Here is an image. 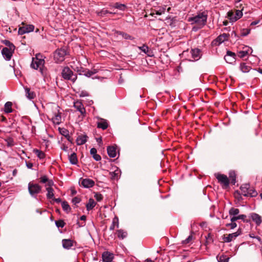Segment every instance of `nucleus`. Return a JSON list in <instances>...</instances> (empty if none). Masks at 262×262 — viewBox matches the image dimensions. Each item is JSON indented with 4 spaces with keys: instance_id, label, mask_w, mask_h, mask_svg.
<instances>
[{
    "instance_id": "f257e3e1",
    "label": "nucleus",
    "mask_w": 262,
    "mask_h": 262,
    "mask_svg": "<svg viewBox=\"0 0 262 262\" xmlns=\"http://www.w3.org/2000/svg\"><path fill=\"white\" fill-rule=\"evenodd\" d=\"M59 106L56 104H51L48 108L47 113L48 118H51L54 124L58 125L62 122Z\"/></svg>"
},
{
    "instance_id": "f03ea898",
    "label": "nucleus",
    "mask_w": 262,
    "mask_h": 262,
    "mask_svg": "<svg viewBox=\"0 0 262 262\" xmlns=\"http://www.w3.org/2000/svg\"><path fill=\"white\" fill-rule=\"evenodd\" d=\"M208 15L205 12L198 13L196 15L189 17L188 21L191 22V24H196L200 28L203 27L207 23Z\"/></svg>"
},
{
    "instance_id": "7ed1b4c3",
    "label": "nucleus",
    "mask_w": 262,
    "mask_h": 262,
    "mask_svg": "<svg viewBox=\"0 0 262 262\" xmlns=\"http://www.w3.org/2000/svg\"><path fill=\"white\" fill-rule=\"evenodd\" d=\"M44 57L40 53L36 54L35 57L32 58L31 67L34 69H39V71L43 74V68L45 64Z\"/></svg>"
},
{
    "instance_id": "20e7f679",
    "label": "nucleus",
    "mask_w": 262,
    "mask_h": 262,
    "mask_svg": "<svg viewBox=\"0 0 262 262\" xmlns=\"http://www.w3.org/2000/svg\"><path fill=\"white\" fill-rule=\"evenodd\" d=\"M67 55V51L65 48L57 49L54 52V60L56 63H61L64 60Z\"/></svg>"
},
{
    "instance_id": "39448f33",
    "label": "nucleus",
    "mask_w": 262,
    "mask_h": 262,
    "mask_svg": "<svg viewBox=\"0 0 262 262\" xmlns=\"http://www.w3.org/2000/svg\"><path fill=\"white\" fill-rule=\"evenodd\" d=\"M62 77L66 80H70L74 82L77 79L76 74L68 67H64L61 72Z\"/></svg>"
},
{
    "instance_id": "423d86ee",
    "label": "nucleus",
    "mask_w": 262,
    "mask_h": 262,
    "mask_svg": "<svg viewBox=\"0 0 262 262\" xmlns=\"http://www.w3.org/2000/svg\"><path fill=\"white\" fill-rule=\"evenodd\" d=\"M28 190L32 197L36 198L37 194L40 192L41 187L37 184L30 182L28 184Z\"/></svg>"
},
{
    "instance_id": "0eeeda50",
    "label": "nucleus",
    "mask_w": 262,
    "mask_h": 262,
    "mask_svg": "<svg viewBox=\"0 0 262 262\" xmlns=\"http://www.w3.org/2000/svg\"><path fill=\"white\" fill-rule=\"evenodd\" d=\"M215 177L224 188H226L229 186V180L227 176L223 174L217 173L215 174Z\"/></svg>"
},
{
    "instance_id": "6e6552de",
    "label": "nucleus",
    "mask_w": 262,
    "mask_h": 262,
    "mask_svg": "<svg viewBox=\"0 0 262 262\" xmlns=\"http://www.w3.org/2000/svg\"><path fill=\"white\" fill-rule=\"evenodd\" d=\"M15 49L4 48L2 50V54L4 58L7 60H10L12 56Z\"/></svg>"
},
{
    "instance_id": "1a4fd4ad",
    "label": "nucleus",
    "mask_w": 262,
    "mask_h": 262,
    "mask_svg": "<svg viewBox=\"0 0 262 262\" xmlns=\"http://www.w3.org/2000/svg\"><path fill=\"white\" fill-rule=\"evenodd\" d=\"M34 29V26L32 25H26L25 26L20 27L18 33L20 35L32 32Z\"/></svg>"
},
{
    "instance_id": "9d476101",
    "label": "nucleus",
    "mask_w": 262,
    "mask_h": 262,
    "mask_svg": "<svg viewBox=\"0 0 262 262\" xmlns=\"http://www.w3.org/2000/svg\"><path fill=\"white\" fill-rule=\"evenodd\" d=\"M235 57L236 55L234 53L228 51L227 52V54L224 57V59L227 63L232 64L235 62Z\"/></svg>"
},
{
    "instance_id": "9b49d317",
    "label": "nucleus",
    "mask_w": 262,
    "mask_h": 262,
    "mask_svg": "<svg viewBox=\"0 0 262 262\" xmlns=\"http://www.w3.org/2000/svg\"><path fill=\"white\" fill-rule=\"evenodd\" d=\"M252 52V49L248 46L243 47V50L237 52V56L240 58H244Z\"/></svg>"
},
{
    "instance_id": "f8f14e48",
    "label": "nucleus",
    "mask_w": 262,
    "mask_h": 262,
    "mask_svg": "<svg viewBox=\"0 0 262 262\" xmlns=\"http://www.w3.org/2000/svg\"><path fill=\"white\" fill-rule=\"evenodd\" d=\"M74 107L78 111H79L81 115L83 116H84L86 112L85 109L84 107L83 104L80 101H76L74 103Z\"/></svg>"
},
{
    "instance_id": "ddd939ff",
    "label": "nucleus",
    "mask_w": 262,
    "mask_h": 262,
    "mask_svg": "<svg viewBox=\"0 0 262 262\" xmlns=\"http://www.w3.org/2000/svg\"><path fill=\"white\" fill-rule=\"evenodd\" d=\"M234 13L233 12L229 11L228 12V16L230 20L232 22L235 21L237 19H239L243 15V13L240 10H236L235 16L233 17Z\"/></svg>"
},
{
    "instance_id": "4468645a",
    "label": "nucleus",
    "mask_w": 262,
    "mask_h": 262,
    "mask_svg": "<svg viewBox=\"0 0 262 262\" xmlns=\"http://www.w3.org/2000/svg\"><path fill=\"white\" fill-rule=\"evenodd\" d=\"M241 234V231L239 230H238L237 231L232 233L231 234H229L227 235L226 236H224V241L226 243H229L231 242L232 240L235 239L238 235H239Z\"/></svg>"
},
{
    "instance_id": "2eb2a0df",
    "label": "nucleus",
    "mask_w": 262,
    "mask_h": 262,
    "mask_svg": "<svg viewBox=\"0 0 262 262\" xmlns=\"http://www.w3.org/2000/svg\"><path fill=\"white\" fill-rule=\"evenodd\" d=\"M114 258V254L108 251L104 252L102 254V258L103 262H111Z\"/></svg>"
},
{
    "instance_id": "dca6fc26",
    "label": "nucleus",
    "mask_w": 262,
    "mask_h": 262,
    "mask_svg": "<svg viewBox=\"0 0 262 262\" xmlns=\"http://www.w3.org/2000/svg\"><path fill=\"white\" fill-rule=\"evenodd\" d=\"M200 52L201 51L199 49H192L190 52L191 55L192 59H190L189 60H198L200 58Z\"/></svg>"
},
{
    "instance_id": "f3484780",
    "label": "nucleus",
    "mask_w": 262,
    "mask_h": 262,
    "mask_svg": "<svg viewBox=\"0 0 262 262\" xmlns=\"http://www.w3.org/2000/svg\"><path fill=\"white\" fill-rule=\"evenodd\" d=\"M81 185L85 188H91L94 186L95 182L90 179H84L82 180Z\"/></svg>"
},
{
    "instance_id": "a211bd4d",
    "label": "nucleus",
    "mask_w": 262,
    "mask_h": 262,
    "mask_svg": "<svg viewBox=\"0 0 262 262\" xmlns=\"http://www.w3.org/2000/svg\"><path fill=\"white\" fill-rule=\"evenodd\" d=\"M62 244L64 249H70L73 246V241L70 239H63Z\"/></svg>"
},
{
    "instance_id": "6ab92c4d",
    "label": "nucleus",
    "mask_w": 262,
    "mask_h": 262,
    "mask_svg": "<svg viewBox=\"0 0 262 262\" xmlns=\"http://www.w3.org/2000/svg\"><path fill=\"white\" fill-rule=\"evenodd\" d=\"M229 37V35L228 34L223 33L216 38L215 41L218 42V45H220L225 40H228Z\"/></svg>"
},
{
    "instance_id": "aec40b11",
    "label": "nucleus",
    "mask_w": 262,
    "mask_h": 262,
    "mask_svg": "<svg viewBox=\"0 0 262 262\" xmlns=\"http://www.w3.org/2000/svg\"><path fill=\"white\" fill-rule=\"evenodd\" d=\"M108 125V123L106 120L104 119H100L99 121L97 122V127L103 130L106 129L107 128Z\"/></svg>"
},
{
    "instance_id": "412c9836",
    "label": "nucleus",
    "mask_w": 262,
    "mask_h": 262,
    "mask_svg": "<svg viewBox=\"0 0 262 262\" xmlns=\"http://www.w3.org/2000/svg\"><path fill=\"white\" fill-rule=\"evenodd\" d=\"M249 187L250 185L249 184H243L240 187L241 194L244 196H248Z\"/></svg>"
},
{
    "instance_id": "4be33fe9",
    "label": "nucleus",
    "mask_w": 262,
    "mask_h": 262,
    "mask_svg": "<svg viewBox=\"0 0 262 262\" xmlns=\"http://www.w3.org/2000/svg\"><path fill=\"white\" fill-rule=\"evenodd\" d=\"M251 217L252 220L257 225H259L261 223V218L260 215L255 213L251 214Z\"/></svg>"
},
{
    "instance_id": "5701e85b",
    "label": "nucleus",
    "mask_w": 262,
    "mask_h": 262,
    "mask_svg": "<svg viewBox=\"0 0 262 262\" xmlns=\"http://www.w3.org/2000/svg\"><path fill=\"white\" fill-rule=\"evenodd\" d=\"M87 138L86 135L79 136L76 139L77 144L78 145L84 144L87 141Z\"/></svg>"
},
{
    "instance_id": "b1692460",
    "label": "nucleus",
    "mask_w": 262,
    "mask_h": 262,
    "mask_svg": "<svg viewBox=\"0 0 262 262\" xmlns=\"http://www.w3.org/2000/svg\"><path fill=\"white\" fill-rule=\"evenodd\" d=\"M40 182L42 183H47V186H52L54 184L53 181L49 180L46 176H41L40 178Z\"/></svg>"
},
{
    "instance_id": "393cba45",
    "label": "nucleus",
    "mask_w": 262,
    "mask_h": 262,
    "mask_svg": "<svg viewBox=\"0 0 262 262\" xmlns=\"http://www.w3.org/2000/svg\"><path fill=\"white\" fill-rule=\"evenodd\" d=\"M108 155L111 158H115L116 156V149L114 146H110L107 149Z\"/></svg>"
},
{
    "instance_id": "a878e982",
    "label": "nucleus",
    "mask_w": 262,
    "mask_h": 262,
    "mask_svg": "<svg viewBox=\"0 0 262 262\" xmlns=\"http://www.w3.org/2000/svg\"><path fill=\"white\" fill-rule=\"evenodd\" d=\"M110 175L112 180H117L120 176V170L117 168L114 171L110 172Z\"/></svg>"
},
{
    "instance_id": "bb28decb",
    "label": "nucleus",
    "mask_w": 262,
    "mask_h": 262,
    "mask_svg": "<svg viewBox=\"0 0 262 262\" xmlns=\"http://www.w3.org/2000/svg\"><path fill=\"white\" fill-rule=\"evenodd\" d=\"M26 92V96L29 99H33L35 97V94L34 92L31 91L30 89L28 88H25Z\"/></svg>"
},
{
    "instance_id": "cd10ccee",
    "label": "nucleus",
    "mask_w": 262,
    "mask_h": 262,
    "mask_svg": "<svg viewBox=\"0 0 262 262\" xmlns=\"http://www.w3.org/2000/svg\"><path fill=\"white\" fill-rule=\"evenodd\" d=\"M139 49L141 51H142L143 52L146 54L148 56H149L150 57H151L153 56V54H152V52H151L149 50V48L147 46L144 45L141 47H139Z\"/></svg>"
},
{
    "instance_id": "c85d7f7f",
    "label": "nucleus",
    "mask_w": 262,
    "mask_h": 262,
    "mask_svg": "<svg viewBox=\"0 0 262 262\" xmlns=\"http://www.w3.org/2000/svg\"><path fill=\"white\" fill-rule=\"evenodd\" d=\"M90 154L96 161H99L101 160V157L100 155L97 154V149L95 148L91 149Z\"/></svg>"
},
{
    "instance_id": "c756f323",
    "label": "nucleus",
    "mask_w": 262,
    "mask_h": 262,
    "mask_svg": "<svg viewBox=\"0 0 262 262\" xmlns=\"http://www.w3.org/2000/svg\"><path fill=\"white\" fill-rule=\"evenodd\" d=\"M46 190L47 191V198L48 199H52L54 196V189L51 187V186H48L46 188Z\"/></svg>"
},
{
    "instance_id": "7c9ffc66",
    "label": "nucleus",
    "mask_w": 262,
    "mask_h": 262,
    "mask_svg": "<svg viewBox=\"0 0 262 262\" xmlns=\"http://www.w3.org/2000/svg\"><path fill=\"white\" fill-rule=\"evenodd\" d=\"M239 68L241 71L243 73H247L251 69V67L246 63H241Z\"/></svg>"
},
{
    "instance_id": "2f4dec72",
    "label": "nucleus",
    "mask_w": 262,
    "mask_h": 262,
    "mask_svg": "<svg viewBox=\"0 0 262 262\" xmlns=\"http://www.w3.org/2000/svg\"><path fill=\"white\" fill-rule=\"evenodd\" d=\"M96 205V203L93 199H90L88 203L86 205V209L90 211Z\"/></svg>"
},
{
    "instance_id": "473e14b6",
    "label": "nucleus",
    "mask_w": 262,
    "mask_h": 262,
    "mask_svg": "<svg viewBox=\"0 0 262 262\" xmlns=\"http://www.w3.org/2000/svg\"><path fill=\"white\" fill-rule=\"evenodd\" d=\"M113 8L115 9H117L119 10H121L122 11H124L126 8L127 7L125 5L120 4L119 3H116L112 7Z\"/></svg>"
},
{
    "instance_id": "72a5a7b5",
    "label": "nucleus",
    "mask_w": 262,
    "mask_h": 262,
    "mask_svg": "<svg viewBox=\"0 0 262 262\" xmlns=\"http://www.w3.org/2000/svg\"><path fill=\"white\" fill-rule=\"evenodd\" d=\"M12 103L10 101H8L5 103L4 106V111L6 113L8 114L12 112Z\"/></svg>"
},
{
    "instance_id": "f704fd0d",
    "label": "nucleus",
    "mask_w": 262,
    "mask_h": 262,
    "mask_svg": "<svg viewBox=\"0 0 262 262\" xmlns=\"http://www.w3.org/2000/svg\"><path fill=\"white\" fill-rule=\"evenodd\" d=\"M127 235V233L126 231H124L123 230L120 229L117 231V236L120 239H124Z\"/></svg>"
},
{
    "instance_id": "c9c22d12",
    "label": "nucleus",
    "mask_w": 262,
    "mask_h": 262,
    "mask_svg": "<svg viewBox=\"0 0 262 262\" xmlns=\"http://www.w3.org/2000/svg\"><path fill=\"white\" fill-rule=\"evenodd\" d=\"M33 152L35 153L37 155V157L40 159H43L45 157V154L43 151L37 149H33Z\"/></svg>"
},
{
    "instance_id": "e433bc0d",
    "label": "nucleus",
    "mask_w": 262,
    "mask_h": 262,
    "mask_svg": "<svg viewBox=\"0 0 262 262\" xmlns=\"http://www.w3.org/2000/svg\"><path fill=\"white\" fill-rule=\"evenodd\" d=\"M69 160L72 164H76L77 162V158L75 153L71 154L69 157Z\"/></svg>"
},
{
    "instance_id": "4c0bfd02",
    "label": "nucleus",
    "mask_w": 262,
    "mask_h": 262,
    "mask_svg": "<svg viewBox=\"0 0 262 262\" xmlns=\"http://www.w3.org/2000/svg\"><path fill=\"white\" fill-rule=\"evenodd\" d=\"M109 13H110L109 11H108L107 10H105L104 9H102L100 11L96 12L97 16H100V17L106 16L107 15V14H109Z\"/></svg>"
},
{
    "instance_id": "58836bf2",
    "label": "nucleus",
    "mask_w": 262,
    "mask_h": 262,
    "mask_svg": "<svg viewBox=\"0 0 262 262\" xmlns=\"http://www.w3.org/2000/svg\"><path fill=\"white\" fill-rule=\"evenodd\" d=\"M61 206L63 210L67 212H69L71 210V208L67 202H62L61 203Z\"/></svg>"
},
{
    "instance_id": "ea45409f",
    "label": "nucleus",
    "mask_w": 262,
    "mask_h": 262,
    "mask_svg": "<svg viewBox=\"0 0 262 262\" xmlns=\"http://www.w3.org/2000/svg\"><path fill=\"white\" fill-rule=\"evenodd\" d=\"M239 212V210L237 208H231L229 211V214L230 215L235 216L237 215Z\"/></svg>"
},
{
    "instance_id": "a19ab883",
    "label": "nucleus",
    "mask_w": 262,
    "mask_h": 262,
    "mask_svg": "<svg viewBox=\"0 0 262 262\" xmlns=\"http://www.w3.org/2000/svg\"><path fill=\"white\" fill-rule=\"evenodd\" d=\"M257 195V191L255 190L253 188H250V187H249V189L248 190V196L254 197L256 196Z\"/></svg>"
},
{
    "instance_id": "79ce46f5",
    "label": "nucleus",
    "mask_w": 262,
    "mask_h": 262,
    "mask_svg": "<svg viewBox=\"0 0 262 262\" xmlns=\"http://www.w3.org/2000/svg\"><path fill=\"white\" fill-rule=\"evenodd\" d=\"M229 178L231 181V183L234 184L236 182V174L234 171L230 172Z\"/></svg>"
},
{
    "instance_id": "37998d69",
    "label": "nucleus",
    "mask_w": 262,
    "mask_h": 262,
    "mask_svg": "<svg viewBox=\"0 0 262 262\" xmlns=\"http://www.w3.org/2000/svg\"><path fill=\"white\" fill-rule=\"evenodd\" d=\"M55 224L58 228H63L65 226L66 223H64L63 220H59L55 221Z\"/></svg>"
},
{
    "instance_id": "c03bdc74",
    "label": "nucleus",
    "mask_w": 262,
    "mask_h": 262,
    "mask_svg": "<svg viewBox=\"0 0 262 262\" xmlns=\"http://www.w3.org/2000/svg\"><path fill=\"white\" fill-rule=\"evenodd\" d=\"M119 34L122 35V37L126 39L132 40L133 39V37L126 33L120 32Z\"/></svg>"
},
{
    "instance_id": "a18cd8bd",
    "label": "nucleus",
    "mask_w": 262,
    "mask_h": 262,
    "mask_svg": "<svg viewBox=\"0 0 262 262\" xmlns=\"http://www.w3.org/2000/svg\"><path fill=\"white\" fill-rule=\"evenodd\" d=\"M229 258L226 255H222L218 259L219 262H228Z\"/></svg>"
},
{
    "instance_id": "49530a36",
    "label": "nucleus",
    "mask_w": 262,
    "mask_h": 262,
    "mask_svg": "<svg viewBox=\"0 0 262 262\" xmlns=\"http://www.w3.org/2000/svg\"><path fill=\"white\" fill-rule=\"evenodd\" d=\"M3 42L8 48H11V47L13 49L15 48L14 45L12 43H11L10 41H9V40H5Z\"/></svg>"
},
{
    "instance_id": "de8ad7c7",
    "label": "nucleus",
    "mask_w": 262,
    "mask_h": 262,
    "mask_svg": "<svg viewBox=\"0 0 262 262\" xmlns=\"http://www.w3.org/2000/svg\"><path fill=\"white\" fill-rule=\"evenodd\" d=\"M94 198L98 202L101 201L103 198V195L101 193L98 192H96L95 193Z\"/></svg>"
},
{
    "instance_id": "09e8293b",
    "label": "nucleus",
    "mask_w": 262,
    "mask_h": 262,
    "mask_svg": "<svg viewBox=\"0 0 262 262\" xmlns=\"http://www.w3.org/2000/svg\"><path fill=\"white\" fill-rule=\"evenodd\" d=\"M174 19L173 18H169L166 19V23L168 24L170 26L174 27Z\"/></svg>"
},
{
    "instance_id": "8fccbe9b",
    "label": "nucleus",
    "mask_w": 262,
    "mask_h": 262,
    "mask_svg": "<svg viewBox=\"0 0 262 262\" xmlns=\"http://www.w3.org/2000/svg\"><path fill=\"white\" fill-rule=\"evenodd\" d=\"M81 201V199L80 198L78 197V196H75L74 197L73 199H72V203H73L74 205H76L77 204H78L79 203H80Z\"/></svg>"
},
{
    "instance_id": "3c124183",
    "label": "nucleus",
    "mask_w": 262,
    "mask_h": 262,
    "mask_svg": "<svg viewBox=\"0 0 262 262\" xmlns=\"http://www.w3.org/2000/svg\"><path fill=\"white\" fill-rule=\"evenodd\" d=\"M226 226L227 227H230V229H232L237 226V224L235 223L231 222V223L227 224Z\"/></svg>"
},
{
    "instance_id": "603ef678",
    "label": "nucleus",
    "mask_w": 262,
    "mask_h": 262,
    "mask_svg": "<svg viewBox=\"0 0 262 262\" xmlns=\"http://www.w3.org/2000/svg\"><path fill=\"white\" fill-rule=\"evenodd\" d=\"M192 235H189L186 239L183 241V243L185 244H188L192 241Z\"/></svg>"
},
{
    "instance_id": "864d4df0",
    "label": "nucleus",
    "mask_w": 262,
    "mask_h": 262,
    "mask_svg": "<svg viewBox=\"0 0 262 262\" xmlns=\"http://www.w3.org/2000/svg\"><path fill=\"white\" fill-rule=\"evenodd\" d=\"M89 96V94L88 92H87L86 91H81L79 94V96L80 97H86V96Z\"/></svg>"
},
{
    "instance_id": "5fc2aeb1",
    "label": "nucleus",
    "mask_w": 262,
    "mask_h": 262,
    "mask_svg": "<svg viewBox=\"0 0 262 262\" xmlns=\"http://www.w3.org/2000/svg\"><path fill=\"white\" fill-rule=\"evenodd\" d=\"M250 30H249V29L243 30L241 33V35L243 36H245L248 35L250 33Z\"/></svg>"
},
{
    "instance_id": "6e6d98bb",
    "label": "nucleus",
    "mask_w": 262,
    "mask_h": 262,
    "mask_svg": "<svg viewBox=\"0 0 262 262\" xmlns=\"http://www.w3.org/2000/svg\"><path fill=\"white\" fill-rule=\"evenodd\" d=\"M61 149L62 150L67 152L68 151L69 147L66 145L62 144L61 146Z\"/></svg>"
},
{
    "instance_id": "4d7b16f0",
    "label": "nucleus",
    "mask_w": 262,
    "mask_h": 262,
    "mask_svg": "<svg viewBox=\"0 0 262 262\" xmlns=\"http://www.w3.org/2000/svg\"><path fill=\"white\" fill-rule=\"evenodd\" d=\"M26 165L28 168L32 169L33 164L32 163L26 162Z\"/></svg>"
},
{
    "instance_id": "13d9d810",
    "label": "nucleus",
    "mask_w": 262,
    "mask_h": 262,
    "mask_svg": "<svg viewBox=\"0 0 262 262\" xmlns=\"http://www.w3.org/2000/svg\"><path fill=\"white\" fill-rule=\"evenodd\" d=\"M93 74V73L92 71H88L85 72L84 75L87 77H90Z\"/></svg>"
},
{
    "instance_id": "bf43d9fd",
    "label": "nucleus",
    "mask_w": 262,
    "mask_h": 262,
    "mask_svg": "<svg viewBox=\"0 0 262 262\" xmlns=\"http://www.w3.org/2000/svg\"><path fill=\"white\" fill-rule=\"evenodd\" d=\"M238 220H242L243 221H245V219L246 218V215L244 214H241L238 215Z\"/></svg>"
},
{
    "instance_id": "052dcab7",
    "label": "nucleus",
    "mask_w": 262,
    "mask_h": 262,
    "mask_svg": "<svg viewBox=\"0 0 262 262\" xmlns=\"http://www.w3.org/2000/svg\"><path fill=\"white\" fill-rule=\"evenodd\" d=\"M238 220V216H233L231 218V221L232 223H235V221Z\"/></svg>"
},
{
    "instance_id": "680f3d73",
    "label": "nucleus",
    "mask_w": 262,
    "mask_h": 262,
    "mask_svg": "<svg viewBox=\"0 0 262 262\" xmlns=\"http://www.w3.org/2000/svg\"><path fill=\"white\" fill-rule=\"evenodd\" d=\"M52 200L54 202H56L57 203H60L61 202V200L60 198L55 199V198H53V199H52Z\"/></svg>"
},
{
    "instance_id": "e2e57ef3",
    "label": "nucleus",
    "mask_w": 262,
    "mask_h": 262,
    "mask_svg": "<svg viewBox=\"0 0 262 262\" xmlns=\"http://www.w3.org/2000/svg\"><path fill=\"white\" fill-rule=\"evenodd\" d=\"M114 229H115V222L113 221L112 224L111 225V226L110 227V229L111 230H114Z\"/></svg>"
},
{
    "instance_id": "0e129e2a",
    "label": "nucleus",
    "mask_w": 262,
    "mask_h": 262,
    "mask_svg": "<svg viewBox=\"0 0 262 262\" xmlns=\"http://www.w3.org/2000/svg\"><path fill=\"white\" fill-rule=\"evenodd\" d=\"M65 136L69 142H72V140L71 139V138L69 136V134H67V135H65Z\"/></svg>"
},
{
    "instance_id": "69168bd1",
    "label": "nucleus",
    "mask_w": 262,
    "mask_h": 262,
    "mask_svg": "<svg viewBox=\"0 0 262 262\" xmlns=\"http://www.w3.org/2000/svg\"><path fill=\"white\" fill-rule=\"evenodd\" d=\"M17 173V170L16 169H14L13 170V172H12V174H13V176L15 177L16 176V174Z\"/></svg>"
},
{
    "instance_id": "338daca9",
    "label": "nucleus",
    "mask_w": 262,
    "mask_h": 262,
    "mask_svg": "<svg viewBox=\"0 0 262 262\" xmlns=\"http://www.w3.org/2000/svg\"><path fill=\"white\" fill-rule=\"evenodd\" d=\"M259 20L254 21L251 23V26H254L257 25L259 23Z\"/></svg>"
},
{
    "instance_id": "774afa93",
    "label": "nucleus",
    "mask_w": 262,
    "mask_h": 262,
    "mask_svg": "<svg viewBox=\"0 0 262 262\" xmlns=\"http://www.w3.org/2000/svg\"><path fill=\"white\" fill-rule=\"evenodd\" d=\"M80 219L81 220V221H85L86 220V216L85 215H82Z\"/></svg>"
}]
</instances>
